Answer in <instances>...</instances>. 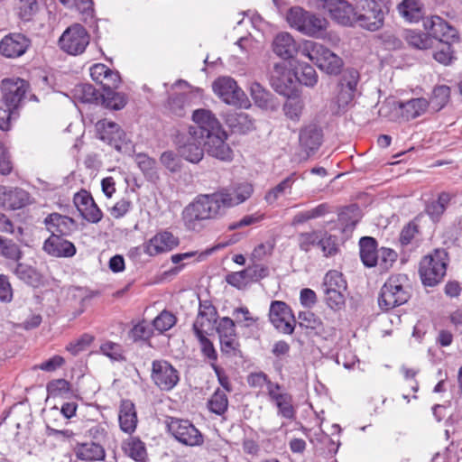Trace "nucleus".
Returning a JSON list of instances; mask_svg holds the SVG:
<instances>
[{"mask_svg":"<svg viewBox=\"0 0 462 462\" xmlns=\"http://www.w3.org/2000/svg\"><path fill=\"white\" fill-rule=\"evenodd\" d=\"M253 192V185L245 182L211 194L199 195L184 208L183 224L188 230L199 232L205 221L224 216L228 208L247 200Z\"/></svg>","mask_w":462,"mask_h":462,"instance_id":"1","label":"nucleus"},{"mask_svg":"<svg viewBox=\"0 0 462 462\" xmlns=\"http://www.w3.org/2000/svg\"><path fill=\"white\" fill-rule=\"evenodd\" d=\"M287 21L291 27L313 38H323L328 25V22L325 18L309 13L298 6L291 7L289 10Z\"/></svg>","mask_w":462,"mask_h":462,"instance_id":"2","label":"nucleus"},{"mask_svg":"<svg viewBox=\"0 0 462 462\" xmlns=\"http://www.w3.org/2000/svg\"><path fill=\"white\" fill-rule=\"evenodd\" d=\"M410 298L408 278L405 274L389 277L381 289L378 304L381 310H389L404 304Z\"/></svg>","mask_w":462,"mask_h":462,"instance_id":"3","label":"nucleus"},{"mask_svg":"<svg viewBox=\"0 0 462 462\" xmlns=\"http://www.w3.org/2000/svg\"><path fill=\"white\" fill-rule=\"evenodd\" d=\"M448 262L445 249H436L431 254L424 256L419 269L422 283L425 286H435L440 282L446 274Z\"/></svg>","mask_w":462,"mask_h":462,"instance_id":"4","label":"nucleus"},{"mask_svg":"<svg viewBox=\"0 0 462 462\" xmlns=\"http://www.w3.org/2000/svg\"><path fill=\"white\" fill-rule=\"evenodd\" d=\"M346 288V282L341 273L332 270L326 273L321 289L330 309L340 310L345 305Z\"/></svg>","mask_w":462,"mask_h":462,"instance_id":"5","label":"nucleus"},{"mask_svg":"<svg viewBox=\"0 0 462 462\" xmlns=\"http://www.w3.org/2000/svg\"><path fill=\"white\" fill-rule=\"evenodd\" d=\"M357 80L358 73L354 69L343 76L329 104V109L333 114L343 113L348 108L354 99Z\"/></svg>","mask_w":462,"mask_h":462,"instance_id":"6","label":"nucleus"},{"mask_svg":"<svg viewBox=\"0 0 462 462\" xmlns=\"http://www.w3.org/2000/svg\"><path fill=\"white\" fill-rule=\"evenodd\" d=\"M383 0H364L356 11V23L367 31L375 32L384 23Z\"/></svg>","mask_w":462,"mask_h":462,"instance_id":"7","label":"nucleus"},{"mask_svg":"<svg viewBox=\"0 0 462 462\" xmlns=\"http://www.w3.org/2000/svg\"><path fill=\"white\" fill-rule=\"evenodd\" d=\"M214 93L226 104L246 107L248 99L236 81L228 76L217 78L212 84Z\"/></svg>","mask_w":462,"mask_h":462,"instance_id":"8","label":"nucleus"},{"mask_svg":"<svg viewBox=\"0 0 462 462\" xmlns=\"http://www.w3.org/2000/svg\"><path fill=\"white\" fill-rule=\"evenodd\" d=\"M90 36L85 27L74 23L68 27L59 40L60 49L70 55L83 53L89 44Z\"/></svg>","mask_w":462,"mask_h":462,"instance_id":"9","label":"nucleus"},{"mask_svg":"<svg viewBox=\"0 0 462 462\" xmlns=\"http://www.w3.org/2000/svg\"><path fill=\"white\" fill-rule=\"evenodd\" d=\"M192 120L196 125L189 127V134L194 140H204L205 137L223 130L218 119L208 109L200 108L193 111Z\"/></svg>","mask_w":462,"mask_h":462,"instance_id":"10","label":"nucleus"},{"mask_svg":"<svg viewBox=\"0 0 462 462\" xmlns=\"http://www.w3.org/2000/svg\"><path fill=\"white\" fill-rule=\"evenodd\" d=\"M151 379L162 391L172 390L180 381L179 371L167 360H153Z\"/></svg>","mask_w":462,"mask_h":462,"instance_id":"11","label":"nucleus"},{"mask_svg":"<svg viewBox=\"0 0 462 462\" xmlns=\"http://www.w3.org/2000/svg\"><path fill=\"white\" fill-rule=\"evenodd\" d=\"M269 319L277 330L283 334H291L295 327V318L290 307L281 300L272 301Z\"/></svg>","mask_w":462,"mask_h":462,"instance_id":"12","label":"nucleus"},{"mask_svg":"<svg viewBox=\"0 0 462 462\" xmlns=\"http://www.w3.org/2000/svg\"><path fill=\"white\" fill-rule=\"evenodd\" d=\"M337 23L351 26L356 23V10L346 0H319Z\"/></svg>","mask_w":462,"mask_h":462,"instance_id":"13","label":"nucleus"},{"mask_svg":"<svg viewBox=\"0 0 462 462\" xmlns=\"http://www.w3.org/2000/svg\"><path fill=\"white\" fill-rule=\"evenodd\" d=\"M295 77L285 62L275 63L271 72V85L273 88L282 96L289 97L293 90Z\"/></svg>","mask_w":462,"mask_h":462,"instance_id":"14","label":"nucleus"},{"mask_svg":"<svg viewBox=\"0 0 462 462\" xmlns=\"http://www.w3.org/2000/svg\"><path fill=\"white\" fill-rule=\"evenodd\" d=\"M268 396L275 403L278 410V415L294 420L296 417V409L293 405L291 394L285 392L279 383H268Z\"/></svg>","mask_w":462,"mask_h":462,"instance_id":"15","label":"nucleus"},{"mask_svg":"<svg viewBox=\"0 0 462 462\" xmlns=\"http://www.w3.org/2000/svg\"><path fill=\"white\" fill-rule=\"evenodd\" d=\"M179 244L178 236L170 231L164 230L158 232L143 244V252L149 256H155L173 250Z\"/></svg>","mask_w":462,"mask_h":462,"instance_id":"16","label":"nucleus"},{"mask_svg":"<svg viewBox=\"0 0 462 462\" xmlns=\"http://www.w3.org/2000/svg\"><path fill=\"white\" fill-rule=\"evenodd\" d=\"M29 88V84L19 78L5 79L2 81L3 99L11 107L18 109Z\"/></svg>","mask_w":462,"mask_h":462,"instance_id":"17","label":"nucleus"},{"mask_svg":"<svg viewBox=\"0 0 462 462\" xmlns=\"http://www.w3.org/2000/svg\"><path fill=\"white\" fill-rule=\"evenodd\" d=\"M169 430L174 438L187 446H197L203 442L200 432L188 420H172Z\"/></svg>","mask_w":462,"mask_h":462,"instance_id":"18","label":"nucleus"},{"mask_svg":"<svg viewBox=\"0 0 462 462\" xmlns=\"http://www.w3.org/2000/svg\"><path fill=\"white\" fill-rule=\"evenodd\" d=\"M205 139L207 140L204 146L208 155L225 162H230L233 159V152L226 143L227 134L224 129Z\"/></svg>","mask_w":462,"mask_h":462,"instance_id":"19","label":"nucleus"},{"mask_svg":"<svg viewBox=\"0 0 462 462\" xmlns=\"http://www.w3.org/2000/svg\"><path fill=\"white\" fill-rule=\"evenodd\" d=\"M31 45L28 37L22 33H9L0 41V53L6 58L23 55Z\"/></svg>","mask_w":462,"mask_h":462,"instance_id":"20","label":"nucleus"},{"mask_svg":"<svg viewBox=\"0 0 462 462\" xmlns=\"http://www.w3.org/2000/svg\"><path fill=\"white\" fill-rule=\"evenodd\" d=\"M299 142L301 150L306 154V157L310 156L315 152H317L322 144V129L315 124H310L304 126L300 131Z\"/></svg>","mask_w":462,"mask_h":462,"instance_id":"21","label":"nucleus"},{"mask_svg":"<svg viewBox=\"0 0 462 462\" xmlns=\"http://www.w3.org/2000/svg\"><path fill=\"white\" fill-rule=\"evenodd\" d=\"M74 204L80 212L81 217L88 222L98 223L102 219V211L88 191L82 190L78 192L74 196Z\"/></svg>","mask_w":462,"mask_h":462,"instance_id":"22","label":"nucleus"},{"mask_svg":"<svg viewBox=\"0 0 462 462\" xmlns=\"http://www.w3.org/2000/svg\"><path fill=\"white\" fill-rule=\"evenodd\" d=\"M267 269L261 265L250 266L240 272H234L226 275L228 284L237 289L245 288L250 282L258 281L266 276Z\"/></svg>","mask_w":462,"mask_h":462,"instance_id":"23","label":"nucleus"},{"mask_svg":"<svg viewBox=\"0 0 462 462\" xmlns=\"http://www.w3.org/2000/svg\"><path fill=\"white\" fill-rule=\"evenodd\" d=\"M29 201L30 195L24 189L0 186V208L18 209L26 206Z\"/></svg>","mask_w":462,"mask_h":462,"instance_id":"24","label":"nucleus"},{"mask_svg":"<svg viewBox=\"0 0 462 462\" xmlns=\"http://www.w3.org/2000/svg\"><path fill=\"white\" fill-rule=\"evenodd\" d=\"M424 27L430 37L440 42L457 38V31L438 15H433L424 22Z\"/></svg>","mask_w":462,"mask_h":462,"instance_id":"25","label":"nucleus"},{"mask_svg":"<svg viewBox=\"0 0 462 462\" xmlns=\"http://www.w3.org/2000/svg\"><path fill=\"white\" fill-rule=\"evenodd\" d=\"M43 223L51 235L69 236L77 228V223L73 218L59 213L48 215Z\"/></svg>","mask_w":462,"mask_h":462,"instance_id":"26","label":"nucleus"},{"mask_svg":"<svg viewBox=\"0 0 462 462\" xmlns=\"http://www.w3.org/2000/svg\"><path fill=\"white\" fill-rule=\"evenodd\" d=\"M63 236L51 235L43 244V250L55 257H71L76 254L75 245L62 238Z\"/></svg>","mask_w":462,"mask_h":462,"instance_id":"27","label":"nucleus"},{"mask_svg":"<svg viewBox=\"0 0 462 462\" xmlns=\"http://www.w3.org/2000/svg\"><path fill=\"white\" fill-rule=\"evenodd\" d=\"M300 43L297 44L289 32L278 33L273 42V52L283 60H289L299 52Z\"/></svg>","mask_w":462,"mask_h":462,"instance_id":"28","label":"nucleus"},{"mask_svg":"<svg viewBox=\"0 0 462 462\" xmlns=\"http://www.w3.org/2000/svg\"><path fill=\"white\" fill-rule=\"evenodd\" d=\"M97 129L100 135V139L107 142L116 148H119L120 144L125 142V134L120 126L106 119L97 123Z\"/></svg>","mask_w":462,"mask_h":462,"instance_id":"29","label":"nucleus"},{"mask_svg":"<svg viewBox=\"0 0 462 462\" xmlns=\"http://www.w3.org/2000/svg\"><path fill=\"white\" fill-rule=\"evenodd\" d=\"M297 178V173L291 172L275 186L268 189L264 195L265 202L268 205H275L281 198L291 195Z\"/></svg>","mask_w":462,"mask_h":462,"instance_id":"30","label":"nucleus"},{"mask_svg":"<svg viewBox=\"0 0 462 462\" xmlns=\"http://www.w3.org/2000/svg\"><path fill=\"white\" fill-rule=\"evenodd\" d=\"M119 426L122 431L132 434L137 426V414L134 404L129 400H123L118 413Z\"/></svg>","mask_w":462,"mask_h":462,"instance_id":"31","label":"nucleus"},{"mask_svg":"<svg viewBox=\"0 0 462 462\" xmlns=\"http://www.w3.org/2000/svg\"><path fill=\"white\" fill-rule=\"evenodd\" d=\"M396 9L399 15L408 23H418L424 15L423 4L420 0H402Z\"/></svg>","mask_w":462,"mask_h":462,"instance_id":"32","label":"nucleus"},{"mask_svg":"<svg viewBox=\"0 0 462 462\" xmlns=\"http://www.w3.org/2000/svg\"><path fill=\"white\" fill-rule=\"evenodd\" d=\"M430 102L424 97L412 98L407 102H400L401 116L409 121L422 116L428 109Z\"/></svg>","mask_w":462,"mask_h":462,"instance_id":"33","label":"nucleus"},{"mask_svg":"<svg viewBox=\"0 0 462 462\" xmlns=\"http://www.w3.org/2000/svg\"><path fill=\"white\" fill-rule=\"evenodd\" d=\"M360 258L367 267H374L378 263V250L376 240L370 236L360 239Z\"/></svg>","mask_w":462,"mask_h":462,"instance_id":"34","label":"nucleus"},{"mask_svg":"<svg viewBox=\"0 0 462 462\" xmlns=\"http://www.w3.org/2000/svg\"><path fill=\"white\" fill-rule=\"evenodd\" d=\"M201 139H193L191 135L189 137L185 143L179 147V152L188 162L192 163L199 162L204 156V149L201 146Z\"/></svg>","mask_w":462,"mask_h":462,"instance_id":"35","label":"nucleus"},{"mask_svg":"<svg viewBox=\"0 0 462 462\" xmlns=\"http://www.w3.org/2000/svg\"><path fill=\"white\" fill-rule=\"evenodd\" d=\"M75 455L80 460H103L106 452L101 445L95 442H87L76 447Z\"/></svg>","mask_w":462,"mask_h":462,"instance_id":"36","label":"nucleus"},{"mask_svg":"<svg viewBox=\"0 0 462 462\" xmlns=\"http://www.w3.org/2000/svg\"><path fill=\"white\" fill-rule=\"evenodd\" d=\"M326 49L327 47L319 42L304 40L300 43L299 53L310 60L318 67L319 60L324 54Z\"/></svg>","mask_w":462,"mask_h":462,"instance_id":"37","label":"nucleus"},{"mask_svg":"<svg viewBox=\"0 0 462 462\" xmlns=\"http://www.w3.org/2000/svg\"><path fill=\"white\" fill-rule=\"evenodd\" d=\"M343 67L342 59L331 51L328 48L326 49L324 54L319 60L318 68L329 75H337L341 72Z\"/></svg>","mask_w":462,"mask_h":462,"instance_id":"38","label":"nucleus"},{"mask_svg":"<svg viewBox=\"0 0 462 462\" xmlns=\"http://www.w3.org/2000/svg\"><path fill=\"white\" fill-rule=\"evenodd\" d=\"M226 125L235 132L247 133L254 128L251 117L244 112L232 113L226 116Z\"/></svg>","mask_w":462,"mask_h":462,"instance_id":"39","label":"nucleus"},{"mask_svg":"<svg viewBox=\"0 0 462 462\" xmlns=\"http://www.w3.org/2000/svg\"><path fill=\"white\" fill-rule=\"evenodd\" d=\"M403 38L410 46L418 50H427L433 46L430 35L420 31L405 30Z\"/></svg>","mask_w":462,"mask_h":462,"instance_id":"40","label":"nucleus"},{"mask_svg":"<svg viewBox=\"0 0 462 462\" xmlns=\"http://www.w3.org/2000/svg\"><path fill=\"white\" fill-rule=\"evenodd\" d=\"M124 452L135 461H143L146 457L144 443L138 438L130 437L122 444Z\"/></svg>","mask_w":462,"mask_h":462,"instance_id":"41","label":"nucleus"},{"mask_svg":"<svg viewBox=\"0 0 462 462\" xmlns=\"http://www.w3.org/2000/svg\"><path fill=\"white\" fill-rule=\"evenodd\" d=\"M134 162L148 180L155 181L158 180L159 176L154 159L145 153H137L134 156Z\"/></svg>","mask_w":462,"mask_h":462,"instance_id":"42","label":"nucleus"},{"mask_svg":"<svg viewBox=\"0 0 462 462\" xmlns=\"http://www.w3.org/2000/svg\"><path fill=\"white\" fill-rule=\"evenodd\" d=\"M250 92L254 103L261 108L273 109L274 104L273 96L266 91L259 83L253 82L250 86Z\"/></svg>","mask_w":462,"mask_h":462,"instance_id":"43","label":"nucleus"},{"mask_svg":"<svg viewBox=\"0 0 462 462\" xmlns=\"http://www.w3.org/2000/svg\"><path fill=\"white\" fill-rule=\"evenodd\" d=\"M73 95L82 103H94L101 96L92 85L87 83L76 85L73 88Z\"/></svg>","mask_w":462,"mask_h":462,"instance_id":"44","label":"nucleus"},{"mask_svg":"<svg viewBox=\"0 0 462 462\" xmlns=\"http://www.w3.org/2000/svg\"><path fill=\"white\" fill-rule=\"evenodd\" d=\"M38 10V0H18L15 5L18 17L24 22L31 21Z\"/></svg>","mask_w":462,"mask_h":462,"instance_id":"45","label":"nucleus"},{"mask_svg":"<svg viewBox=\"0 0 462 462\" xmlns=\"http://www.w3.org/2000/svg\"><path fill=\"white\" fill-rule=\"evenodd\" d=\"M298 69L299 70L294 72V74L296 75L295 79H297L300 83L310 88L317 84L318 74L311 65L302 63L300 64V68Z\"/></svg>","mask_w":462,"mask_h":462,"instance_id":"46","label":"nucleus"},{"mask_svg":"<svg viewBox=\"0 0 462 462\" xmlns=\"http://www.w3.org/2000/svg\"><path fill=\"white\" fill-rule=\"evenodd\" d=\"M450 88L448 86L440 85L434 88L430 104L435 111H439L448 102Z\"/></svg>","mask_w":462,"mask_h":462,"instance_id":"47","label":"nucleus"},{"mask_svg":"<svg viewBox=\"0 0 462 462\" xmlns=\"http://www.w3.org/2000/svg\"><path fill=\"white\" fill-rule=\"evenodd\" d=\"M103 104L109 108L119 110L126 105V97L125 94L116 92L115 89H109L101 94Z\"/></svg>","mask_w":462,"mask_h":462,"instance_id":"48","label":"nucleus"},{"mask_svg":"<svg viewBox=\"0 0 462 462\" xmlns=\"http://www.w3.org/2000/svg\"><path fill=\"white\" fill-rule=\"evenodd\" d=\"M48 395L52 398L67 397L70 393V383L65 379L51 380L47 383Z\"/></svg>","mask_w":462,"mask_h":462,"instance_id":"49","label":"nucleus"},{"mask_svg":"<svg viewBox=\"0 0 462 462\" xmlns=\"http://www.w3.org/2000/svg\"><path fill=\"white\" fill-rule=\"evenodd\" d=\"M208 405L210 411L217 415L224 414L228 407L226 394L219 389L217 390L209 399Z\"/></svg>","mask_w":462,"mask_h":462,"instance_id":"50","label":"nucleus"},{"mask_svg":"<svg viewBox=\"0 0 462 462\" xmlns=\"http://www.w3.org/2000/svg\"><path fill=\"white\" fill-rule=\"evenodd\" d=\"M304 109V102L298 97H289L285 102L283 110L287 117L298 122Z\"/></svg>","mask_w":462,"mask_h":462,"instance_id":"51","label":"nucleus"},{"mask_svg":"<svg viewBox=\"0 0 462 462\" xmlns=\"http://www.w3.org/2000/svg\"><path fill=\"white\" fill-rule=\"evenodd\" d=\"M99 352L115 362H120L125 359L122 346L112 341H105L102 343L99 347Z\"/></svg>","mask_w":462,"mask_h":462,"instance_id":"52","label":"nucleus"},{"mask_svg":"<svg viewBox=\"0 0 462 462\" xmlns=\"http://www.w3.org/2000/svg\"><path fill=\"white\" fill-rule=\"evenodd\" d=\"M176 317L168 310H162L152 321V327L159 333L171 329L176 324Z\"/></svg>","mask_w":462,"mask_h":462,"instance_id":"53","label":"nucleus"},{"mask_svg":"<svg viewBox=\"0 0 462 462\" xmlns=\"http://www.w3.org/2000/svg\"><path fill=\"white\" fill-rule=\"evenodd\" d=\"M318 246L320 247L324 256L326 257L335 255L338 250L337 237L322 231Z\"/></svg>","mask_w":462,"mask_h":462,"instance_id":"54","label":"nucleus"},{"mask_svg":"<svg viewBox=\"0 0 462 462\" xmlns=\"http://www.w3.org/2000/svg\"><path fill=\"white\" fill-rule=\"evenodd\" d=\"M152 334L153 330L152 325L145 320L135 324L129 332V336L134 341L148 340Z\"/></svg>","mask_w":462,"mask_h":462,"instance_id":"55","label":"nucleus"},{"mask_svg":"<svg viewBox=\"0 0 462 462\" xmlns=\"http://www.w3.org/2000/svg\"><path fill=\"white\" fill-rule=\"evenodd\" d=\"M321 231L313 230L299 234L297 241L300 250L309 252L313 246L318 245Z\"/></svg>","mask_w":462,"mask_h":462,"instance_id":"56","label":"nucleus"},{"mask_svg":"<svg viewBox=\"0 0 462 462\" xmlns=\"http://www.w3.org/2000/svg\"><path fill=\"white\" fill-rule=\"evenodd\" d=\"M0 254L5 258L18 261L22 257L19 246L12 240L0 236Z\"/></svg>","mask_w":462,"mask_h":462,"instance_id":"57","label":"nucleus"},{"mask_svg":"<svg viewBox=\"0 0 462 462\" xmlns=\"http://www.w3.org/2000/svg\"><path fill=\"white\" fill-rule=\"evenodd\" d=\"M93 341L94 337L90 334L85 333L81 335L78 339L69 343L66 346V350L71 353L73 356H77L80 352L86 350Z\"/></svg>","mask_w":462,"mask_h":462,"instance_id":"58","label":"nucleus"},{"mask_svg":"<svg viewBox=\"0 0 462 462\" xmlns=\"http://www.w3.org/2000/svg\"><path fill=\"white\" fill-rule=\"evenodd\" d=\"M15 108L11 107L3 99H0V129L7 131L10 129L11 121L14 117Z\"/></svg>","mask_w":462,"mask_h":462,"instance_id":"59","label":"nucleus"},{"mask_svg":"<svg viewBox=\"0 0 462 462\" xmlns=\"http://www.w3.org/2000/svg\"><path fill=\"white\" fill-rule=\"evenodd\" d=\"M217 319H209L206 317L197 316L193 323V331L196 337L206 336L209 330L214 328Z\"/></svg>","mask_w":462,"mask_h":462,"instance_id":"60","label":"nucleus"},{"mask_svg":"<svg viewBox=\"0 0 462 462\" xmlns=\"http://www.w3.org/2000/svg\"><path fill=\"white\" fill-rule=\"evenodd\" d=\"M217 330L219 335V340L236 336L235 322L228 317H224L219 320Z\"/></svg>","mask_w":462,"mask_h":462,"instance_id":"61","label":"nucleus"},{"mask_svg":"<svg viewBox=\"0 0 462 462\" xmlns=\"http://www.w3.org/2000/svg\"><path fill=\"white\" fill-rule=\"evenodd\" d=\"M160 161L171 172H177L181 168L180 159L171 151L162 152Z\"/></svg>","mask_w":462,"mask_h":462,"instance_id":"62","label":"nucleus"},{"mask_svg":"<svg viewBox=\"0 0 462 462\" xmlns=\"http://www.w3.org/2000/svg\"><path fill=\"white\" fill-rule=\"evenodd\" d=\"M169 109L177 116H183L185 115V107L187 105V96L185 94H178L169 100Z\"/></svg>","mask_w":462,"mask_h":462,"instance_id":"63","label":"nucleus"},{"mask_svg":"<svg viewBox=\"0 0 462 462\" xmlns=\"http://www.w3.org/2000/svg\"><path fill=\"white\" fill-rule=\"evenodd\" d=\"M221 352L228 356H240L239 343L236 337L220 339Z\"/></svg>","mask_w":462,"mask_h":462,"instance_id":"64","label":"nucleus"}]
</instances>
